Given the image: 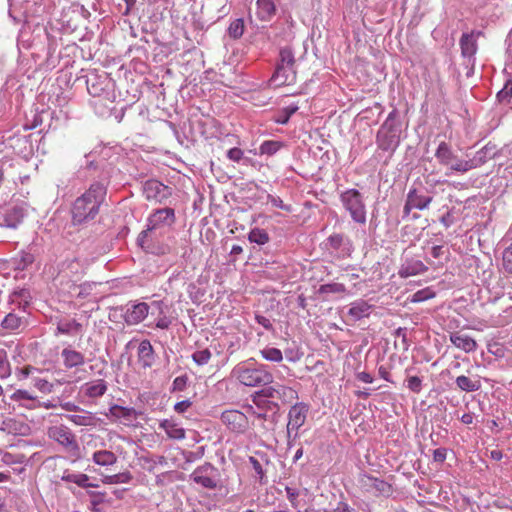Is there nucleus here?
I'll return each mask as SVG.
<instances>
[{
    "label": "nucleus",
    "instance_id": "f257e3e1",
    "mask_svg": "<svg viewBox=\"0 0 512 512\" xmlns=\"http://www.w3.org/2000/svg\"><path fill=\"white\" fill-rule=\"evenodd\" d=\"M105 194V187L100 183H94L82 196L78 197L72 208L74 223L80 224L94 219L99 212Z\"/></svg>",
    "mask_w": 512,
    "mask_h": 512
},
{
    "label": "nucleus",
    "instance_id": "f03ea898",
    "mask_svg": "<svg viewBox=\"0 0 512 512\" xmlns=\"http://www.w3.org/2000/svg\"><path fill=\"white\" fill-rule=\"evenodd\" d=\"M231 376L239 383L249 387L266 385L273 382V375L265 365L254 366L248 362L237 364L231 371Z\"/></svg>",
    "mask_w": 512,
    "mask_h": 512
},
{
    "label": "nucleus",
    "instance_id": "7ed1b4c3",
    "mask_svg": "<svg viewBox=\"0 0 512 512\" xmlns=\"http://www.w3.org/2000/svg\"><path fill=\"white\" fill-rule=\"evenodd\" d=\"M340 200L351 218L359 224L366 223V207L361 193L356 189H348L340 195Z\"/></svg>",
    "mask_w": 512,
    "mask_h": 512
},
{
    "label": "nucleus",
    "instance_id": "20e7f679",
    "mask_svg": "<svg viewBox=\"0 0 512 512\" xmlns=\"http://www.w3.org/2000/svg\"><path fill=\"white\" fill-rule=\"evenodd\" d=\"M435 157L440 164L449 166L451 170L465 173L476 167L473 160L459 159L446 142H441L435 152Z\"/></svg>",
    "mask_w": 512,
    "mask_h": 512
},
{
    "label": "nucleus",
    "instance_id": "39448f33",
    "mask_svg": "<svg viewBox=\"0 0 512 512\" xmlns=\"http://www.w3.org/2000/svg\"><path fill=\"white\" fill-rule=\"evenodd\" d=\"M357 486L363 493L375 497H389L393 493V487L390 483L367 473L358 475Z\"/></svg>",
    "mask_w": 512,
    "mask_h": 512
},
{
    "label": "nucleus",
    "instance_id": "423d86ee",
    "mask_svg": "<svg viewBox=\"0 0 512 512\" xmlns=\"http://www.w3.org/2000/svg\"><path fill=\"white\" fill-rule=\"evenodd\" d=\"M49 439L57 442L67 451L76 454L79 452L77 438L72 430L64 424L50 426L47 430Z\"/></svg>",
    "mask_w": 512,
    "mask_h": 512
},
{
    "label": "nucleus",
    "instance_id": "0eeeda50",
    "mask_svg": "<svg viewBox=\"0 0 512 512\" xmlns=\"http://www.w3.org/2000/svg\"><path fill=\"white\" fill-rule=\"evenodd\" d=\"M220 421L234 434H245L250 429L248 416L237 409L224 410L220 415Z\"/></svg>",
    "mask_w": 512,
    "mask_h": 512
},
{
    "label": "nucleus",
    "instance_id": "6e6552de",
    "mask_svg": "<svg viewBox=\"0 0 512 512\" xmlns=\"http://www.w3.org/2000/svg\"><path fill=\"white\" fill-rule=\"evenodd\" d=\"M194 483L203 488L213 490L219 487V472L210 463H205L198 466L190 475Z\"/></svg>",
    "mask_w": 512,
    "mask_h": 512
},
{
    "label": "nucleus",
    "instance_id": "1a4fd4ad",
    "mask_svg": "<svg viewBox=\"0 0 512 512\" xmlns=\"http://www.w3.org/2000/svg\"><path fill=\"white\" fill-rule=\"evenodd\" d=\"M308 412L309 405L303 402L296 403L290 408L287 423L288 439H296L299 428H301L306 422Z\"/></svg>",
    "mask_w": 512,
    "mask_h": 512
},
{
    "label": "nucleus",
    "instance_id": "9d476101",
    "mask_svg": "<svg viewBox=\"0 0 512 512\" xmlns=\"http://www.w3.org/2000/svg\"><path fill=\"white\" fill-rule=\"evenodd\" d=\"M88 263L85 259L74 257L66 259L60 267V274L72 281H79L85 275Z\"/></svg>",
    "mask_w": 512,
    "mask_h": 512
},
{
    "label": "nucleus",
    "instance_id": "9b49d317",
    "mask_svg": "<svg viewBox=\"0 0 512 512\" xmlns=\"http://www.w3.org/2000/svg\"><path fill=\"white\" fill-rule=\"evenodd\" d=\"M143 193L148 201L162 203L168 199L172 192L171 188L158 180H148L144 184Z\"/></svg>",
    "mask_w": 512,
    "mask_h": 512
},
{
    "label": "nucleus",
    "instance_id": "f8f14e48",
    "mask_svg": "<svg viewBox=\"0 0 512 512\" xmlns=\"http://www.w3.org/2000/svg\"><path fill=\"white\" fill-rule=\"evenodd\" d=\"M264 396L270 399L280 400L284 404H288L298 399V393L295 389L276 383L263 389Z\"/></svg>",
    "mask_w": 512,
    "mask_h": 512
},
{
    "label": "nucleus",
    "instance_id": "ddd939ff",
    "mask_svg": "<svg viewBox=\"0 0 512 512\" xmlns=\"http://www.w3.org/2000/svg\"><path fill=\"white\" fill-rule=\"evenodd\" d=\"M378 148L384 151L394 149L399 143V136L393 126L384 124L377 132L376 137Z\"/></svg>",
    "mask_w": 512,
    "mask_h": 512
},
{
    "label": "nucleus",
    "instance_id": "4468645a",
    "mask_svg": "<svg viewBox=\"0 0 512 512\" xmlns=\"http://www.w3.org/2000/svg\"><path fill=\"white\" fill-rule=\"evenodd\" d=\"M431 196L420 194L416 189H411L407 194L406 203L404 205V216H408L413 209L424 210L432 202Z\"/></svg>",
    "mask_w": 512,
    "mask_h": 512
},
{
    "label": "nucleus",
    "instance_id": "2eb2a0df",
    "mask_svg": "<svg viewBox=\"0 0 512 512\" xmlns=\"http://www.w3.org/2000/svg\"><path fill=\"white\" fill-rule=\"evenodd\" d=\"M295 81L296 70L281 65L276 66L275 72L270 79V83L274 87L292 85Z\"/></svg>",
    "mask_w": 512,
    "mask_h": 512
},
{
    "label": "nucleus",
    "instance_id": "dca6fc26",
    "mask_svg": "<svg viewBox=\"0 0 512 512\" xmlns=\"http://www.w3.org/2000/svg\"><path fill=\"white\" fill-rule=\"evenodd\" d=\"M175 221V213L172 208L156 210L148 219V229H156L162 225H171Z\"/></svg>",
    "mask_w": 512,
    "mask_h": 512
},
{
    "label": "nucleus",
    "instance_id": "f3484780",
    "mask_svg": "<svg viewBox=\"0 0 512 512\" xmlns=\"http://www.w3.org/2000/svg\"><path fill=\"white\" fill-rule=\"evenodd\" d=\"M24 218V211L20 207H12L0 212V225L7 228H17Z\"/></svg>",
    "mask_w": 512,
    "mask_h": 512
},
{
    "label": "nucleus",
    "instance_id": "a211bd4d",
    "mask_svg": "<svg viewBox=\"0 0 512 512\" xmlns=\"http://www.w3.org/2000/svg\"><path fill=\"white\" fill-rule=\"evenodd\" d=\"M149 313V306L145 302L133 305L132 308L127 309L124 319L128 325H136L142 322Z\"/></svg>",
    "mask_w": 512,
    "mask_h": 512
},
{
    "label": "nucleus",
    "instance_id": "6ab92c4d",
    "mask_svg": "<svg viewBox=\"0 0 512 512\" xmlns=\"http://www.w3.org/2000/svg\"><path fill=\"white\" fill-rule=\"evenodd\" d=\"M61 357L66 369L78 368L85 363L84 354L71 347L64 348L61 351Z\"/></svg>",
    "mask_w": 512,
    "mask_h": 512
},
{
    "label": "nucleus",
    "instance_id": "aec40b11",
    "mask_svg": "<svg viewBox=\"0 0 512 512\" xmlns=\"http://www.w3.org/2000/svg\"><path fill=\"white\" fill-rule=\"evenodd\" d=\"M66 418L77 426L96 427L101 422L92 412L83 409H80L77 413L67 415Z\"/></svg>",
    "mask_w": 512,
    "mask_h": 512
},
{
    "label": "nucleus",
    "instance_id": "412c9836",
    "mask_svg": "<svg viewBox=\"0 0 512 512\" xmlns=\"http://www.w3.org/2000/svg\"><path fill=\"white\" fill-rule=\"evenodd\" d=\"M450 341L466 353L473 352L477 348V343L472 337L459 331L450 334Z\"/></svg>",
    "mask_w": 512,
    "mask_h": 512
},
{
    "label": "nucleus",
    "instance_id": "4be33fe9",
    "mask_svg": "<svg viewBox=\"0 0 512 512\" xmlns=\"http://www.w3.org/2000/svg\"><path fill=\"white\" fill-rule=\"evenodd\" d=\"M154 349L149 340H143L138 346V361L143 368H150L154 363Z\"/></svg>",
    "mask_w": 512,
    "mask_h": 512
},
{
    "label": "nucleus",
    "instance_id": "5701e85b",
    "mask_svg": "<svg viewBox=\"0 0 512 512\" xmlns=\"http://www.w3.org/2000/svg\"><path fill=\"white\" fill-rule=\"evenodd\" d=\"M160 427L166 432L170 439L182 440L185 438V430L172 419L163 420L160 423Z\"/></svg>",
    "mask_w": 512,
    "mask_h": 512
},
{
    "label": "nucleus",
    "instance_id": "b1692460",
    "mask_svg": "<svg viewBox=\"0 0 512 512\" xmlns=\"http://www.w3.org/2000/svg\"><path fill=\"white\" fill-rule=\"evenodd\" d=\"M92 460L96 465L106 467L113 466L114 464H116L118 461V457L114 452L102 449L97 450L93 453Z\"/></svg>",
    "mask_w": 512,
    "mask_h": 512
},
{
    "label": "nucleus",
    "instance_id": "393cba45",
    "mask_svg": "<svg viewBox=\"0 0 512 512\" xmlns=\"http://www.w3.org/2000/svg\"><path fill=\"white\" fill-rule=\"evenodd\" d=\"M257 16L262 21H269L276 13L273 0H257Z\"/></svg>",
    "mask_w": 512,
    "mask_h": 512
},
{
    "label": "nucleus",
    "instance_id": "a878e982",
    "mask_svg": "<svg viewBox=\"0 0 512 512\" xmlns=\"http://www.w3.org/2000/svg\"><path fill=\"white\" fill-rule=\"evenodd\" d=\"M107 391V384L103 379L89 382L84 385V393L89 398H97L103 396Z\"/></svg>",
    "mask_w": 512,
    "mask_h": 512
},
{
    "label": "nucleus",
    "instance_id": "bb28decb",
    "mask_svg": "<svg viewBox=\"0 0 512 512\" xmlns=\"http://www.w3.org/2000/svg\"><path fill=\"white\" fill-rule=\"evenodd\" d=\"M462 55L465 57L473 56L477 51V43L473 33H464L460 39Z\"/></svg>",
    "mask_w": 512,
    "mask_h": 512
},
{
    "label": "nucleus",
    "instance_id": "cd10ccee",
    "mask_svg": "<svg viewBox=\"0 0 512 512\" xmlns=\"http://www.w3.org/2000/svg\"><path fill=\"white\" fill-rule=\"evenodd\" d=\"M427 270L428 268L424 265V263L417 260L402 266L398 274L401 278H408L410 276L424 273Z\"/></svg>",
    "mask_w": 512,
    "mask_h": 512
},
{
    "label": "nucleus",
    "instance_id": "c85d7f7f",
    "mask_svg": "<svg viewBox=\"0 0 512 512\" xmlns=\"http://www.w3.org/2000/svg\"><path fill=\"white\" fill-rule=\"evenodd\" d=\"M345 292V285L337 282L323 284L317 290V294L320 295L323 300H328L330 294H343Z\"/></svg>",
    "mask_w": 512,
    "mask_h": 512
},
{
    "label": "nucleus",
    "instance_id": "c756f323",
    "mask_svg": "<svg viewBox=\"0 0 512 512\" xmlns=\"http://www.w3.org/2000/svg\"><path fill=\"white\" fill-rule=\"evenodd\" d=\"M371 311V305H369L365 301H358L352 304L350 307L348 314L354 320H359L364 317H368Z\"/></svg>",
    "mask_w": 512,
    "mask_h": 512
},
{
    "label": "nucleus",
    "instance_id": "7c9ffc66",
    "mask_svg": "<svg viewBox=\"0 0 512 512\" xmlns=\"http://www.w3.org/2000/svg\"><path fill=\"white\" fill-rule=\"evenodd\" d=\"M456 384L459 389L465 392H474L480 389L481 382L479 379H472L465 375L456 378Z\"/></svg>",
    "mask_w": 512,
    "mask_h": 512
},
{
    "label": "nucleus",
    "instance_id": "2f4dec72",
    "mask_svg": "<svg viewBox=\"0 0 512 512\" xmlns=\"http://www.w3.org/2000/svg\"><path fill=\"white\" fill-rule=\"evenodd\" d=\"M269 399H270L269 397L264 396L263 389L256 392L252 396V402L258 408V410L267 411V410L276 409L277 404Z\"/></svg>",
    "mask_w": 512,
    "mask_h": 512
},
{
    "label": "nucleus",
    "instance_id": "473e14b6",
    "mask_svg": "<svg viewBox=\"0 0 512 512\" xmlns=\"http://www.w3.org/2000/svg\"><path fill=\"white\" fill-rule=\"evenodd\" d=\"M133 479L131 472L124 471L113 475H105L101 479V482L106 485L112 484H127Z\"/></svg>",
    "mask_w": 512,
    "mask_h": 512
},
{
    "label": "nucleus",
    "instance_id": "72a5a7b5",
    "mask_svg": "<svg viewBox=\"0 0 512 512\" xmlns=\"http://www.w3.org/2000/svg\"><path fill=\"white\" fill-rule=\"evenodd\" d=\"M295 56L290 47H283L279 52V62L277 65L295 69Z\"/></svg>",
    "mask_w": 512,
    "mask_h": 512
},
{
    "label": "nucleus",
    "instance_id": "f704fd0d",
    "mask_svg": "<svg viewBox=\"0 0 512 512\" xmlns=\"http://www.w3.org/2000/svg\"><path fill=\"white\" fill-rule=\"evenodd\" d=\"M61 479L66 482L75 483L82 488H88V485H90L89 476L84 473H64Z\"/></svg>",
    "mask_w": 512,
    "mask_h": 512
},
{
    "label": "nucleus",
    "instance_id": "c9c22d12",
    "mask_svg": "<svg viewBox=\"0 0 512 512\" xmlns=\"http://www.w3.org/2000/svg\"><path fill=\"white\" fill-rule=\"evenodd\" d=\"M248 239L250 242L258 245H264L270 240L268 233L264 229L260 228H253L249 232Z\"/></svg>",
    "mask_w": 512,
    "mask_h": 512
},
{
    "label": "nucleus",
    "instance_id": "e433bc0d",
    "mask_svg": "<svg viewBox=\"0 0 512 512\" xmlns=\"http://www.w3.org/2000/svg\"><path fill=\"white\" fill-rule=\"evenodd\" d=\"M283 147V143L280 141L268 140L264 141L260 147L259 152L261 155H274Z\"/></svg>",
    "mask_w": 512,
    "mask_h": 512
},
{
    "label": "nucleus",
    "instance_id": "4c0bfd02",
    "mask_svg": "<svg viewBox=\"0 0 512 512\" xmlns=\"http://www.w3.org/2000/svg\"><path fill=\"white\" fill-rule=\"evenodd\" d=\"M12 369L7 352L0 349V379H6L11 375Z\"/></svg>",
    "mask_w": 512,
    "mask_h": 512
},
{
    "label": "nucleus",
    "instance_id": "58836bf2",
    "mask_svg": "<svg viewBox=\"0 0 512 512\" xmlns=\"http://www.w3.org/2000/svg\"><path fill=\"white\" fill-rule=\"evenodd\" d=\"M261 356L271 362H281L283 355L280 349L274 347H266L260 351Z\"/></svg>",
    "mask_w": 512,
    "mask_h": 512
},
{
    "label": "nucleus",
    "instance_id": "ea45409f",
    "mask_svg": "<svg viewBox=\"0 0 512 512\" xmlns=\"http://www.w3.org/2000/svg\"><path fill=\"white\" fill-rule=\"evenodd\" d=\"M228 33L234 39L240 38L244 33V21L242 19L232 21L229 25Z\"/></svg>",
    "mask_w": 512,
    "mask_h": 512
},
{
    "label": "nucleus",
    "instance_id": "a19ab883",
    "mask_svg": "<svg viewBox=\"0 0 512 512\" xmlns=\"http://www.w3.org/2000/svg\"><path fill=\"white\" fill-rule=\"evenodd\" d=\"M5 329L16 330L22 325V319L16 314L9 313L2 321Z\"/></svg>",
    "mask_w": 512,
    "mask_h": 512
},
{
    "label": "nucleus",
    "instance_id": "79ce46f5",
    "mask_svg": "<svg viewBox=\"0 0 512 512\" xmlns=\"http://www.w3.org/2000/svg\"><path fill=\"white\" fill-rule=\"evenodd\" d=\"M298 110V106L290 105L282 109L275 122L279 124H286L290 117Z\"/></svg>",
    "mask_w": 512,
    "mask_h": 512
},
{
    "label": "nucleus",
    "instance_id": "37998d69",
    "mask_svg": "<svg viewBox=\"0 0 512 512\" xmlns=\"http://www.w3.org/2000/svg\"><path fill=\"white\" fill-rule=\"evenodd\" d=\"M211 356H212V354L209 349H203V350L194 352L192 354V359L196 364L202 366L209 362V360L211 359Z\"/></svg>",
    "mask_w": 512,
    "mask_h": 512
},
{
    "label": "nucleus",
    "instance_id": "c03bdc74",
    "mask_svg": "<svg viewBox=\"0 0 512 512\" xmlns=\"http://www.w3.org/2000/svg\"><path fill=\"white\" fill-rule=\"evenodd\" d=\"M110 414L116 419L120 418H130L132 415V409L119 406V405H113L110 409Z\"/></svg>",
    "mask_w": 512,
    "mask_h": 512
},
{
    "label": "nucleus",
    "instance_id": "a18cd8bd",
    "mask_svg": "<svg viewBox=\"0 0 512 512\" xmlns=\"http://www.w3.org/2000/svg\"><path fill=\"white\" fill-rule=\"evenodd\" d=\"M33 385L35 388H37L40 392H42L44 394H49L54 389V385L51 382H49L48 380L43 379V378H34Z\"/></svg>",
    "mask_w": 512,
    "mask_h": 512
},
{
    "label": "nucleus",
    "instance_id": "49530a36",
    "mask_svg": "<svg viewBox=\"0 0 512 512\" xmlns=\"http://www.w3.org/2000/svg\"><path fill=\"white\" fill-rule=\"evenodd\" d=\"M57 329L62 334H69L71 332H80L82 330V325L73 320L71 322L58 325Z\"/></svg>",
    "mask_w": 512,
    "mask_h": 512
},
{
    "label": "nucleus",
    "instance_id": "de8ad7c7",
    "mask_svg": "<svg viewBox=\"0 0 512 512\" xmlns=\"http://www.w3.org/2000/svg\"><path fill=\"white\" fill-rule=\"evenodd\" d=\"M435 297V292L431 290L430 288H424L422 290H419L415 292L412 296L411 301L412 302H422L431 298Z\"/></svg>",
    "mask_w": 512,
    "mask_h": 512
},
{
    "label": "nucleus",
    "instance_id": "09e8293b",
    "mask_svg": "<svg viewBox=\"0 0 512 512\" xmlns=\"http://www.w3.org/2000/svg\"><path fill=\"white\" fill-rule=\"evenodd\" d=\"M512 98V81H508L502 90L497 93V99L501 103H509Z\"/></svg>",
    "mask_w": 512,
    "mask_h": 512
},
{
    "label": "nucleus",
    "instance_id": "8fccbe9b",
    "mask_svg": "<svg viewBox=\"0 0 512 512\" xmlns=\"http://www.w3.org/2000/svg\"><path fill=\"white\" fill-rule=\"evenodd\" d=\"M249 462L251 463L255 473L258 475L259 482L266 483V474L260 461L257 458L251 456L249 457Z\"/></svg>",
    "mask_w": 512,
    "mask_h": 512
},
{
    "label": "nucleus",
    "instance_id": "3c124183",
    "mask_svg": "<svg viewBox=\"0 0 512 512\" xmlns=\"http://www.w3.org/2000/svg\"><path fill=\"white\" fill-rule=\"evenodd\" d=\"M10 398L13 400V401H21V400H29V401H36L37 400V397L32 395L30 392H28L27 390H23V389H18L16 390L11 396Z\"/></svg>",
    "mask_w": 512,
    "mask_h": 512
},
{
    "label": "nucleus",
    "instance_id": "603ef678",
    "mask_svg": "<svg viewBox=\"0 0 512 512\" xmlns=\"http://www.w3.org/2000/svg\"><path fill=\"white\" fill-rule=\"evenodd\" d=\"M247 412L250 413L251 415L255 416L261 422L260 426L264 432L268 430L267 427L264 425V421H266V417H267V414L264 410L257 411L254 409L253 406L248 405Z\"/></svg>",
    "mask_w": 512,
    "mask_h": 512
},
{
    "label": "nucleus",
    "instance_id": "864d4df0",
    "mask_svg": "<svg viewBox=\"0 0 512 512\" xmlns=\"http://www.w3.org/2000/svg\"><path fill=\"white\" fill-rule=\"evenodd\" d=\"M329 246L334 250H339L344 244L345 237L342 234H332L327 239Z\"/></svg>",
    "mask_w": 512,
    "mask_h": 512
},
{
    "label": "nucleus",
    "instance_id": "5fc2aeb1",
    "mask_svg": "<svg viewBox=\"0 0 512 512\" xmlns=\"http://www.w3.org/2000/svg\"><path fill=\"white\" fill-rule=\"evenodd\" d=\"M407 387L414 393H419L422 389V380L418 376L407 378Z\"/></svg>",
    "mask_w": 512,
    "mask_h": 512
},
{
    "label": "nucleus",
    "instance_id": "6e6d98bb",
    "mask_svg": "<svg viewBox=\"0 0 512 512\" xmlns=\"http://www.w3.org/2000/svg\"><path fill=\"white\" fill-rule=\"evenodd\" d=\"M286 496L293 507L298 505L299 491L295 488L286 487Z\"/></svg>",
    "mask_w": 512,
    "mask_h": 512
},
{
    "label": "nucleus",
    "instance_id": "4d7b16f0",
    "mask_svg": "<svg viewBox=\"0 0 512 512\" xmlns=\"http://www.w3.org/2000/svg\"><path fill=\"white\" fill-rule=\"evenodd\" d=\"M244 152L237 147L231 148L227 152V157L233 162H239L243 158Z\"/></svg>",
    "mask_w": 512,
    "mask_h": 512
},
{
    "label": "nucleus",
    "instance_id": "13d9d810",
    "mask_svg": "<svg viewBox=\"0 0 512 512\" xmlns=\"http://www.w3.org/2000/svg\"><path fill=\"white\" fill-rule=\"evenodd\" d=\"M270 202L274 207L280 208L286 212L292 211L291 206L284 204L283 200L280 197L270 196Z\"/></svg>",
    "mask_w": 512,
    "mask_h": 512
},
{
    "label": "nucleus",
    "instance_id": "bf43d9fd",
    "mask_svg": "<svg viewBox=\"0 0 512 512\" xmlns=\"http://www.w3.org/2000/svg\"><path fill=\"white\" fill-rule=\"evenodd\" d=\"M192 405V402L190 400H183V401H180V402H177L175 405H174V410L177 412V413H184L188 410V408H190Z\"/></svg>",
    "mask_w": 512,
    "mask_h": 512
},
{
    "label": "nucleus",
    "instance_id": "052dcab7",
    "mask_svg": "<svg viewBox=\"0 0 512 512\" xmlns=\"http://www.w3.org/2000/svg\"><path fill=\"white\" fill-rule=\"evenodd\" d=\"M187 377L179 376L176 377L173 381V390L182 391L186 387Z\"/></svg>",
    "mask_w": 512,
    "mask_h": 512
},
{
    "label": "nucleus",
    "instance_id": "680f3d73",
    "mask_svg": "<svg viewBox=\"0 0 512 512\" xmlns=\"http://www.w3.org/2000/svg\"><path fill=\"white\" fill-rule=\"evenodd\" d=\"M447 451L445 448H438L433 451V459L436 462H444L446 459Z\"/></svg>",
    "mask_w": 512,
    "mask_h": 512
},
{
    "label": "nucleus",
    "instance_id": "e2e57ef3",
    "mask_svg": "<svg viewBox=\"0 0 512 512\" xmlns=\"http://www.w3.org/2000/svg\"><path fill=\"white\" fill-rule=\"evenodd\" d=\"M256 321L258 324L263 326L265 329L270 330L272 329V323L268 318L262 315H256Z\"/></svg>",
    "mask_w": 512,
    "mask_h": 512
},
{
    "label": "nucleus",
    "instance_id": "0e129e2a",
    "mask_svg": "<svg viewBox=\"0 0 512 512\" xmlns=\"http://www.w3.org/2000/svg\"><path fill=\"white\" fill-rule=\"evenodd\" d=\"M33 370H34V367H32L30 365L24 366L18 372L19 379L20 380L21 379H26L27 377H29V375L32 373Z\"/></svg>",
    "mask_w": 512,
    "mask_h": 512
},
{
    "label": "nucleus",
    "instance_id": "69168bd1",
    "mask_svg": "<svg viewBox=\"0 0 512 512\" xmlns=\"http://www.w3.org/2000/svg\"><path fill=\"white\" fill-rule=\"evenodd\" d=\"M356 378L363 383H372L373 382L372 375L365 371L357 373Z\"/></svg>",
    "mask_w": 512,
    "mask_h": 512
},
{
    "label": "nucleus",
    "instance_id": "338daca9",
    "mask_svg": "<svg viewBox=\"0 0 512 512\" xmlns=\"http://www.w3.org/2000/svg\"><path fill=\"white\" fill-rule=\"evenodd\" d=\"M332 512H351L349 505L345 502H338L336 508Z\"/></svg>",
    "mask_w": 512,
    "mask_h": 512
},
{
    "label": "nucleus",
    "instance_id": "774afa93",
    "mask_svg": "<svg viewBox=\"0 0 512 512\" xmlns=\"http://www.w3.org/2000/svg\"><path fill=\"white\" fill-rule=\"evenodd\" d=\"M444 254L443 246L437 245L432 247L431 249V255L438 259Z\"/></svg>",
    "mask_w": 512,
    "mask_h": 512
}]
</instances>
